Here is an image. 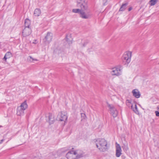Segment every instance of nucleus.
<instances>
[{"label":"nucleus","instance_id":"obj_1","mask_svg":"<svg viewBox=\"0 0 159 159\" xmlns=\"http://www.w3.org/2000/svg\"><path fill=\"white\" fill-rule=\"evenodd\" d=\"M97 147L102 152L107 151L108 149L107 141L103 139H98L96 140Z\"/></svg>","mask_w":159,"mask_h":159},{"label":"nucleus","instance_id":"obj_2","mask_svg":"<svg viewBox=\"0 0 159 159\" xmlns=\"http://www.w3.org/2000/svg\"><path fill=\"white\" fill-rule=\"evenodd\" d=\"M83 156V153H78V151H69L66 154V157L68 159H75V157L76 158H80Z\"/></svg>","mask_w":159,"mask_h":159},{"label":"nucleus","instance_id":"obj_3","mask_svg":"<svg viewBox=\"0 0 159 159\" xmlns=\"http://www.w3.org/2000/svg\"><path fill=\"white\" fill-rule=\"evenodd\" d=\"M107 104L111 114L114 117H116L118 115V112L116 108L113 105H111L109 104Z\"/></svg>","mask_w":159,"mask_h":159},{"label":"nucleus","instance_id":"obj_4","mask_svg":"<svg viewBox=\"0 0 159 159\" xmlns=\"http://www.w3.org/2000/svg\"><path fill=\"white\" fill-rule=\"evenodd\" d=\"M131 53L130 52H127L123 55L122 57V59L124 61H125L127 64L129 63L130 61Z\"/></svg>","mask_w":159,"mask_h":159},{"label":"nucleus","instance_id":"obj_5","mask_svg":"<svg viewBox=\"0 0 159 159\" xmlns=\"http://www.w3.org/2000/svg\"><path fill=\"white\" fill-rule=\"evenodd\" d=\"M121 69L120 67L114 68L112 69L111 73L112 75L118 76L121 74Z\"/></svg>","mask_w":159,"mask_h":159},{"label":"nucleus","instance_id":"obj_6","mask_svg":"<svg viewBox=\"0 0 159 159\" xmlns=\"http://www.w3.org/2000/svg\"><path fill=\"white\" fill-rule=\"evenodd\" d=\"M52 39V34L51 33L48 32L46 36L43 39V41L45 44L49 43Z\"/></svg>","mask_w":159,"mask_h":159},{"label":"nucleus","instance_id":"obj_7","mask_svg":"<svg viewBox=\"0 0 159 159\" xmlns=\"http://www.w3.org/2000/svg\"><path fill=\"white\" fill-rule=\"evenodd\" d=\"M31 33L30 28H25L22 32V35L23 37H26L30 35Z\"/></svg>","mask_w":159,"mask_h":159},{"label":"nucleus","instance_id":"obj_8","mask_svg":"<svg viewBox=\"0 0 159 159\" xmlns=\"http://www.w3.org/2000/svg\"><path fill=\"white\" fill-rule=\"evenodd\" d=\"M77 7L80 8L82 11H86L88 8L87 1L81 3Z\"/></svg>","mask_w":159,"mask_h":159},{"label":"nucleus","instance_id":"obj_9","mask_svg":"<svg viewBox=\"0 0 159 159\" xmlns=\"http://www.w3.org/2000/svg\"><path fill=\"white\" fill-rule=\"evenodd\" d=\"M67 119V117L66 113L63 112H61L60 115V117L59 119V120L61 121H64L65 122Z\"/></svg>","mask_w":159,"mask_h":159},{"label":"nucleus","instance_id":"obj_10","mask_svg":"<svg viewBox=\"0 0 159 159\" xmlns=\"http://www.w3.org/2000/svg\"><path fill=\"white\" fill-rule=\"evenodd\" d=\"M116 148V156L117 157H119L122 154L121 148L119 144H117Z\"/></svg>","mask_w":159,"mask_h":159},{"label":"nucleus","instance_id":"obj_11","mask_svg":"<svg viewBox=\"0 0 159 159\" xmlns=\"http://www.w3.org/2000/svg\"><path fill=\"white\" fill-rule=\"evenodd\" d=\"M133 95L136 98H139L141 95L139 91L137 89H134L132 90Z\"/></svg>","mask_w":159,"mask_h":159},{"label":"nucleus","instance_id":"obj_12","mask_svg":"<svg viewBox=\"0 0 159 159\" xmlns=\"http://www.w3.org/2000/svg\"><path fill=\"white\" fill-rule=\"evenodd\" d=\"M24 110L19 106L17 107V114L18 116H21L23 115L24 114Z\"/></svg>","mask_w":159,"mask_h":159},{"label":"nucleus","instance_id":"obj_13","mask_svg":"<svg viewBox=\"0 0 159 159\" xmlns=\"http://www.w3.org/2000/svg\"><path fill=\"white\" fill-rule=\"evenodd\" d=\"M84 11L82 10L80 12V17L83 19H88L89 17V15L86 14Z\"/></svg>","mask_w":159,"mask_h":159},{"label":"nucleus","instance_id":"obj_14","mask_svg":"<svg viewBox=\"0 0 159 159\" xmlns=\"http://www.w3.org/2000/svg\"><path fill=\"white\" fill-rule=\"evenodd\" d=\"M48 118L49 124L51 125L54 123L55 121V119L52 114H49Z\"/></svg>","mask_w":159,"mask_h":159},{"label":"nucleus","instance_id":"obj_15","mask_svg":"<svg viewBox=\"0 0 159 159\" xmlns=\"http://www.w3.org/2000/svg\"><path fill=\"white\" fill-rule=\"evenodd\" d=\"M41 13V11L39 8H36L34 11V15L35 16L38 17L39 16Z\"/></svg>","mask_w":159,"mask_h":159},{"label":"nucleus","instance_id":"obj_16","mask_svg":"<svg viewBox=\"0 0 159 159\" xmlns=\"http://www.w3.org/2000/svg\"><path fill=\"white\" fill-rule=\"evenodd\" d=\"M66 41L69 44H71L72 43V38L71 35H66Z\"/></svg>","mask_w":159,"mask_h":159},{"label":"nucleus","instance_id":"obj_17","mask_svg":"<svg viewBox=\"0 0 159 159\" xmlns=\"http://www.w3.org/2000/svg\"><path fill=\"white\" fill-rule=\"evenodd\" d=\"M12 54L11 52H8L6 53L3 59L6 62L7 59L8 58H10Z\"/></svg>","mask_w":159,"mask_h":159},{"label":"nucleus","instance_id":"obj_18","mask_svg":"<svg viewBox=\"0 0 159 159\" xmlns=\"http://www.w3.org/2000/svg\"><path fill=\"white\" fill-rule=\"evenodd\" d=\"M19 107L21 108L24 110H25L28 107V105L26 101H25L21 103V105Z\"/></svg>","mask_w":159,"mask_h":159},{"label":"nucleus","instance_id":"obj_19","mask_svg":"<svg viewBox=\"0 0 159 159\" xmlns=\"http://www.w3.org/2000/svg\"><path fill=\"white\" fill-rule=\"evenodd\" d=\"M31 24L30 20L28 19H26L25 21V28H30V26Z\"/></svg>","mask_w":159,"mask_h":159},{"label":"nucleus","instance_id":"obj_20","mask_svg":"<svg viewBox=\"0 0 159 159\" xmlns=\"http://www.w3.org/2000/svg\"><path fill=\"white\" fill-rule=\"evenodd\" d=\"M128 5V3L126 2L125 3H123L120 7L119 11H123L125 10L126 6Z\"/></svg>","mask_w":159,"mask_h":159},{"label":"nucleus","instance_id":"obj_21","mask_svg":"<svg viewBox=\"0 0 159 159\" xmlns=\"http://www.w3.org/2000/svg\"><path fill=\"white\" fill-rule=\"evenodd\" d=\"M134 106L135 108H134L133 107V105H132L131 106V109L133 110V111H134V112L135 113H137L139 112V111L138 110V108L137 107V105L136 104H134Z\"/></svg>","mask_w":159,"mask_h":159},{"label":"nucleus","instance_id":"obj_22","mask_svg":"<svg viewBox=\"0 0 159 159\" xmlns=\"http://www.w3.org/2000/svg\"><path fill=\"white\" fill-rule=\"evenodd\" d=\"M82 10H81V9H73L72 10V12L76 13H79L80 14V12Z\"/></svg>","mask_w":159,"mask_h":159},{"label":"nucleus","instance_id":"obj_23","mask_svg":"<svg viewBox=\"0 0 159 159\" xmlns=\"http://www.w3.org/2000/svg\"><path fill=\"white\" fill-rule=\"evenodd\" d=\"M157 2V0H150V5L151 6L154 5Z\"/></svg>","mask_w":159,"mask_h":159},{"label":"nucleus","instance_id":"obj_24","mask_svg":"<svg viewBox=\"0 0 159 159\" xmlns=\"http://www.w3.org/2000/svg\"><path fill=\"white\" fill-rule=\"evenodd\" d=\"M86 1H87V0H77V6Z\"/></svg>","mask_w":159,"mask_h":159},{"label":"nucleus","instance_id":"obj_25","mask_svg":"<svg viewBox=\"0 0 159 159\" xmlns=\"http://www.w3.org/2000/svg\"><path fill=\"white\" fill-rule=\"evenodd\" d=\"M131 102H132V101H131V99L127 100L126 101V105L128 106L129 107L130 106V104H131Z\"/></svg>","mask_w":159,"mask_h":159},{"label":"nucleus","instance_id":"obj_26","mask_svg":"<svg viewBox=\"0 0 159 159\" xmlns=\"http://www.w3.org/2000/svg\"><path fill=\"white\" fill-rule=\"evenodd\" d=\"M29 57L30 58L29 60L30 61L32 62L33 61H37L38 60L36 59H34L31 56H29Z\"/></svg>","mask_w":159,"mask_h":159},{"label":"nucleus","instance_id":"obj_27","mask_svg":"<svg viewBox=\"0 0 159 159\" xmlns=\"http://www.w3.org/2000/svg\"><path fill=\"white\" fill-rule=\"evenodd\" d=\"M89 42V41L88 40H85L84 43L82 44V47H85Z\"/></svg>","mask_w":159,"mask_h":159},{"label":"nucleus","instance_id":"obj_28","mask_svg":"<svg viewBox=\"0 0 159 159\" xmlns=\"http://www.w3.org/2000/svg\"><path fill=\"white\" fill-rule=\"evenodd\" d=\"M122 148L124 151H127L128 149V147L127 145H124L122 147Z\"/></svg>","mask_w":159,"mask_h":159},{"label":"nucleus","instance_id":"obj_29","mask_svg":"<svg viewBox=\"0 0 159 159\" xmlns=\"http://www.w3.org/2000/svg\"><path fill=\"white\" fill-rule=\"evenodd\" d=\"M81 116L83 118V119H85L86 117V115L84 113H81Z\"/></svg>","mask_w":159,"mask_h":159},{"label":"nucleus","instance_id":"obj_30","mask_svg":"<svg viewBox=\"0 0 159 159\" xmlns=\"http://www.w3.org/2000/svg\"><path fill=\"white\" fill-rule=\"evenodd\" d=\"M156 115L157 116H159V111H156L155 112Z\"/></svg>","mask_w":159,"mask_h":159},{"label":"nucleus","instance_id":"obj_31","mask_svg":"<svg viewBox=\"0 0 159 159\" xmlns=\"http://www.w3.org/2000/svg\"><path fill=\"white\" fill-rule=\"evenodd\" d=\"M5 139H2L1 140H0V144L2 143L4 141Z\"/></svg>","mask_w":159,"mask_h":159},{"label":"nucleus","instance_id":"obj_32","mask_svg":"<svg viewBox=\"0 0 159 159\" xmlns=\"http://www.w3.org/2000/svg\"><path fill=\"white\" fill-rule=\"evenodd\" d=\"M132 9V8L131 7H130L128 8V11H130Z\"/></svg>","mask_w":159,"mask_h":159},{"label":"nucleus","instance_id":"obj_33","mask_svg":"<svg viewBox=\"0 0 159 159\" xmlns=\"http://www.w3.org/2000/svg\"><path fill=\"white\" fill-rule=\"evenodd\" d=\"M157 110H158L159 111V105L157 107Z\"/></svg>","mask_w":159,"mask_h":159},{"label":"nucleus","instance_id":"obj_34","mask_svg":"<svg viewBox=\"0 0 159 159\" xmlns=\"http://www.w3.org/2000/svg\"><path fill=\"white\" fill-rule=\"evenodd\" d=\"M121 157H122V158H123V159H125V157H123V156H121Z\"/></svg>","mask_w":159,"mask_h":159},{"label":"nucleus","instance_id":"obj_35","mask_svg":"<svg viewBox=\"0 0 159 159\" xmlns=\"http://www.w3.org/2000/svg\"><path fill=\"white\" fill-rule=\"evenodd\" d=\"M158 64L159 65V63H158Z\"/></svg>","mask_w":159,"mask_h":159}]
</instances>
